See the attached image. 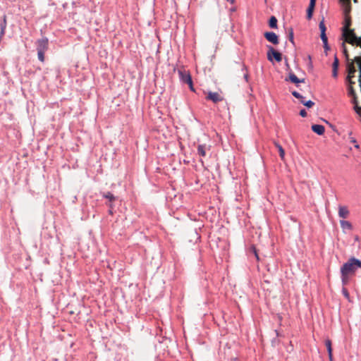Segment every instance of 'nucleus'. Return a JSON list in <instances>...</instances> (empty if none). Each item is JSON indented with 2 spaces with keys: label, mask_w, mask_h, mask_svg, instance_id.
Returning a JSON list of instances; mask_svg holds the SVG:
<instances>
[{
  "label": "nucleus",
  "mask_w": 361,
  "mask_h": 361,
  "mask_svg": "<svg viewBox=\"0 0 361 361\" xmlns=\"http://www.w3.org/2000/svg\"><path fill=\"white\" fill-rule=\"evenodd\" d=\"M340 226L343 233H346L347 231H352L353 228L352 224L344 219L340 220Z\"/></svg>",
  "instance_id": "obj_5"
},
{
  "label": "nucleus",
  "mask_w": 361,
  "mask_h": 361,
  "mask_svg": "<svg viewBox=\"0 0 361 361\" xmlns=\"http://www.w3.org/2000/svg\"><path fill=\"white\" fill-rule=\"evenodd\" d=\"M316 0H310V4L307 10V18L310 19L312 17L313 11L315 6Z\"/></svg>",
  "instance_id": "obj_11"
},
{
  "label": "nucleus",
  "mask_w": 361,
  "mask_h": 361,
  "mask_svg": "<svg viewBox=\"0 0 361 361\" xmlns=\"http://www.w3.org/2000/svg\"><path fill=\"white\" fill-rule=\"evenodd\" d=\"M355 240H359L358 236H355Z\"/></svg>",
  "instance_id": "obj_33"
},
{
  "label": "nucleus",
  "mask_w": 361,
  "mask_h": 361,
  "mask_svg": "<svg viewBox=\"0 0 361 361\" xmlns=\"http://www.w3.org/2000/svg\"><path fill=\"white\" fill-rule=\"evenodd\" d=\"M208 99L212 100L214 102H218L223 99L221 95L217 92H209L208 93L207 97Z\"/></svg>",
  "instance_id": "obj_7"
},
{
  "label": "nucleus",
  "mask_w": 361,
  "mask_h": 361,
  "mask_svg": "<svg viewBox=\"0 0 361 361\" xmlns=\"http://www.w3.org/2000/svg\"><path fill=\"white\" fill-rule=\"evenodd\" d=\"M265 2H267V0H264Z\"/></svg>",
  "instance_id": "obj_35"
},
{
  "label": "nucleus",
  "mask_w": 361,
  "mask_h": 361,
  "mask_svg": "<svg viewBox=\"0 0 361 361\" xmlns=\"http://www.w3.org/2000/svg\"><path fill=\"white\" fill-rule=\"evenodd\" d=\"M292 94L297 99H299V101L300 102V100H305V97L300 94L298 92H296V91H293L292 92Z\"/></svg>",
  "instance_id": "obj_19"
},
{
  "label": "nucleus",
  "mask_w": 361,
  "mask_h": 361,
  "mask_svg": "<svg viewBox=\"0 0 361 361\" xmlns=\"http://www.w3.org/2000/svg\"><path fill=\"white\" fill-rule=\"evenodd\" d=\"M337 71H338V69H334L333 68V71H332V75L334 78H336L337 77Z\"/></svg>",
  "instance_id": "obj_29"
},
{
  "label": "nucleus",
  "mask_w": 361,
  "mask_h": 361,
  "mask_svg": "<svg viewBox=\"0 0 361 361\" xmlns=\"http://www.w3.org/2000/svg\"><path fill=\"white\" fill-rule=\"evenodd\" d=\"M227 1H230L231 4L234 2V0H226Z\"/></svg>",
  "instance_id": "obj_32"
},
{
  "label": "nucleus",
  "mask_w": 361,
  "mask_h": 361,
  "mask_svg": "<svg viewBox=\"0 0 361 361\" xmlns=\"http://www.w3.org/2000/svg\"><path fill=\"white\" fill-rule=\"evenodd\" d=\"M178 75H179V78H180V81L183 82H185V83L187 82L186 78L188 77H191L189 72H188L185 70H178Z\"/></svg>",
  "instance_id": "obj_12"
},
{
  "label": "nucleus",
  "mask_w": 361,
  "mask_h": 361,
  "mask_svg": "<svg viewBox=\"0 0 361 361\" xmlns=\"http://www.w3.org/2000/svg\"><path fill=\"white\" fill-rule=\"evenodd\" d=\"M104 197L109 200L110 201H113L115 199L114 196L111 192H108L106 195H104Z\"/></svg>",
  "instance_id": "obj_23"
},
{
  "label": "nucleus",
  "mask_w": 361,
  "mask_h": 361,
  "mask_svg": "<svg viewBox=\"0 0 361 361\" xmlns=\"http://www.w3.org/2000/svg\"><path fill=\"white\" fill-rule=\"evenodd\" d=\"M300 115L302 116V117H305L307 116V113H306V111L305 109H302L300 110Z\"/></svg>",
  "instance_id": "obj_28"
},
{
  "label": "nucleus",
  "mask_w": 361,
  "mask_h": 361,
  "mask_svg": "<svg viewBox=\"0 0 361 361\" xmlns=\"http://www.w3.org/2000/svg\"><path fill=\"white\" fill-rule=\"evenodd\" d=\"M37 51H45L48 46V39L47 38L41 39L37 42Z\"/></svg>",
  "instance_id": "obj_6"
},
{
  "label": "nucleus",
  "mask_w": 361,
  "mask_h": 361,
  "mask_svg": "<svg viewBox=\"0 0 361 361\" xmlns=\"http://www.w3.org/2000/svg\"><path fill=\"white\" fill-rule=\"evenodd\" d=\"M269 24L271 28H276L277 27V19L276 18V17L271 16L269 19Z\"/></svg>",
  "instance_id": "obj_15"
},
{
  "label": "nucleus",
  "mask_w": 361,
  "mask_h": 361,
  "mask_svg": "<svg viewBox=\"0 0 361 361\" xmlns=\"http://www.w3.org/2000/svg\"><path fill=\"white\" fill-rule=\"evenodd\" d=\"M350 212L347 207L339 206L338 207V216L341 218L345 219L349 216Z\"/></svg>",
  "instance_id": "obj_9"
},
{
  "label": "nucleus",
  "mask_w": 361,
  "mask_h": 361,
  "mask_svg": "<svg viewBox=\"0 0 361 361\" xmlns=\"http://www.w3.org/2000/svg\"><path fill=\"white\" fill-rule=\"evenodd\" d=\"M251 250L253 252V253H254L257 260H259V256H258V254H257V250H256L255 247L252 246L251 247Z\"/></svg>",
  "instance_id": "obj_25"
},
{
  "label": "nucleus",
  "mask_w": 361,
  "mask_h": 361,
  "mask_svg": "<svg viewBox=\"0 0 361 361\" xmlns=\"http://www.w3.org/2000/svg\"><path fill=\"white\" fill-rule=\"evenodd\" d=\"M342 293H343V295H344L347 299H349L350 295H349V293H348V290H347L345 288H343V290H342Z\"/></svg>",
  "instance_id": "obj_26"
},
{
  "label": "nucleus",
  "mask_w": 361,
  "mask_h": 361,
  "mask_svg": "<svg viewBox=\"0 0 361 361\" xmlns=\"http://www.w3.org/2000/svg\"><path fill=\"white\" fill-rule=\"evenodd\" d=\"M187 80V82L185 83H187L188 85H189V87L190 89L192 90V91H194V87H193V85H192V78L191 77H188L186 78Z\"/></svg>",
  "instance_id": "obj_21"
},
{
  "label": "nucleus",
  "mask_w": 361,
  "mask_h": 361,
  "mask_svg": "<svg viewBox=\"0 0 361 361\" xmlns=\"http://www.w3.org/2000/svg\"><path fill=\"white\" fill-rule=\"evenodd\" d=\"M319 27L321 32L320 37L322 41H325L326 38L327 37L326 35V26L324 23V19L322 18V20L319 22Z\"/></svg>",
  "instance_id": "obj_8"
},
{
  "label": "nucleus",
  "mask_w": 361,
  "mask_h": 361,
  "mask_svg": "<svg viewBox=\"0 0 361 361\" xmlns=\"http://www.w3.org/2000/svg\"><path fill=\"white\" fill-rule=\"evenodd\" d=\"M247 78H248V77H247V75H245V80H247Z\"/></svg>",
  "instance_id": "obj_34"
},
{
  "label": "nucleus",
  "mask_w": 361,
  "mask_h": 361,
  "mask_svg": "<svg viewBox=\"0 0 361 361\" xmlns=\"http://www.w3.org/2000/svg\"><path fill=\"white\" fill-rule=\"evenodd\" d=\"M276 147L278 148L279 149V155H280V157L281 158V159H284L285 158V151L284 149H283V147H281V145H279V143H276L275 144Z\"/></svg>",
  "instance_id": "obj_16"
},
{
  "label": "nucleus",
  "mask_w": 361,
  "mask_h": 361,
  "mask_svg": "<svg viewBox=\"0 0 361 361\" xmlns=\"http://www.w3.org/2000/svg\"><path fill=\"white\" fill-rule=\"evenodd\" d=\"M265 38L270 42H271L274 44H279V37L276 35V33L273 32H267L264 34Z\"/></svg>",
  "instance_id": "obj_4"
},
{
  "label": "nucleus",
  "mask_w": 361,
  "mask_h": 361,
  "mask_svg": "<svg viewBox=\"0 0 361 361\" xmlns=\"http://www.w3.org/2000/svg\"><path fill=\"white\" fill-rule=\"evenodd\" d=\"M288 80H290L292 82L295 83L296 85H298L300 82H304L305 81V79H298L293 73H290L288 74Z\"/></svg>",
  "instance_id": "obj_13"
},
{
  "label": "nucleus",
  "mask_w": 361,
  "mask_h": 361,
  "mask_svg": "<svg viewBox=\"0 0 361 361\" xmlns=\"http://www.w3.org/2000/svg\"><path fill=\"white\" fill-rule=\"evenodd\" d=\"M312 130L314 133L319 135H322L324 133L325 128L322 125L315 124L312 126Z\"/></svg>",
  "instance_id": "obj_10"
},
{
  "label": "nucleus",
  "mask_w": 361,
  "mask_h": 361,
  "mask_svg": "<svg viewBox=\"0 0 361 361\" xmlns=\"http://www.w3.org/2000/svg\"><path fill=\"white\" fill-rule=\"evenodd\" d=\"M338 59H337V57L336 56L334 58V61L333 62V68L334 69H338Z\"/></svg>",
  "instance_id": "obj_22"
},
{
  "label": "nucleus",
  "mask_w": 361,
  "mask_h": 361,
  "mask_svg": "<svg viewBox=\"0 0 361 361\" xmlns=\"http://www.w3.org/2000/svg\"><path fill=\"white\" fill-rule=\"evenodd\" d=\"M289 37H290V40L293 42V30L290 29V33H289Z\"/></svg>",
  "instance_id": "obj_27"
},
{
  "label": "nucleus",
  "mask_w": 361,
  "mask_h": 361,
  "mask_svg": "<svg viewBox=\"0 0 361 361\" xmlns=\"http://www.w3.org/2000/svg\"><path fill=\"white\" fill-rule=\"evenodd\" d=\"M343 37L344 40L351 44H360V38H357L353 30H350L348 25L345 26L343 30Z\"/></svg>",
  "instance_id": "obj_2"
},
{
  "label": "nucleus",
  "mask_w": 361,
  "mask_h": 361,
  "mask_svg": "<svg viewBox=\"0 0 361 361\" xmlns=\"http://www.w3.org/2000/svg\"><path fill=\"white\" fill-rule=\"evenodd\" d=\"M273 58L278 62L282 60L281 54L276 51L272 47H268L267 59L269 61H272Z\"/></svg>",
  "instance_id": "obj_3"
},
{
  "label": "nucleus",
  "mask_w": 361,
  "mask_h": 361,
  "mask_svg": "<svg viewBox=\"0 0 361 361\" xmlns=\"http://www.w3.org/2000/svg\"><path fill=\"white\" fill-rule=\"evenodd\" d=\"M38 59L40 61L44 62V51H37Z\"/></svg>",
  "instance_id": "obj_20"
},
{
  "label": "nucleus",
  "mask_w": 361,
  "mask_h": 361,
  "mask_svg": "<svg viewBox=\"0 0 361 361\" xmlns=\"http://www.w3.org/2000/svg\"><path fill=\"white\" fill-rule=\"evenodd\" d=\"M207 149H209V147H207L205 145H199L197 147L198 154L202 157H204L206 155Z\"/></svg>",
  "instance_id": "obj_14"
},
{
  "label": "nucleus",
  "mask_w": 361,
  "mask_h": 361,
  "mask_svg": "<svg viewBox=\"0 0 361 361\" xmlns=\"http://www.w3.org/2000/svg\"><path fill=\"white\" fill-rule=\"evenodd\" d=\"M341 1H343V3H348L350 1V0H341Z\"/></svg>",
  "instance_id": "obj_31"
},
{
  "label": "nucleus",
  "mask_w": 361,
  "mask_h": 361,
  "mask_svg": "<svg viewBox=\"0 0 361 361\" xmlns=\"http://www.w3.org/2000/svg\"><path fill=\"white\" fill-rule=\"evenodd\" d=\"M325 345L328 353H332L331 341L329 339L325 341Z\"/></svg>",
  "instance_id": "obj_18"
},
{
  "label": "nucleus",
  "mask_w": 361,
  "mask_h": 361,
  "mask_svg": "<svg viewBox=\"0 0 361 361\" xmlns=\"http://www.w3.org/2000/svg\"><path fill=\"white\" fill-rule=\"evenodd\" d=\"M322 42H323V44H324V50L326 51L327 50L329 49V47L328 45V39H327V37L326 38L325 41H322Z\"/></svg>",
  "instance_id": "obj_24"
},
{
  "label": "nucleus",
  "mask_w": 361,
  "mask_h": 361,
  "mask_svg": "<svg viewBox=\"0 0 361 361\" xmlns=\"http://www.w3.org/2000/svg\"><path fill=\"white\" fill-rule=\"evenodd\" d=\"M360 268H361V261L355 257H350L341 267L342 283L345 285L349 281L350 276L354 274Z\"/></svg>",
  "instance_id": "obj_1"
},
{
  "label": "nucleus",
  "mask_w": 361,
  "mask_h": 361,
  "mask_svg": "<svg viewBox=\"0 0 361 361\" xmlns=\"http://www.w3.org/2000/svg\"><path fill=\"white\" fill-rule=\"evenodd\" d=\"M300 103L304 104L307 108H311L314 104V103L311 100H300Z\"/></svg>",
  "instance_id": "obj_17"
},
{
  "label": "nucleus",
  "mask_w": 361,
  "mask_h": 361,
  "mask_svg": "<svg viewBox=\"0 0 361 361\" xmlns=\"http://www.w3.org/2000/svg\"><path fill=\"white\" fill-rule=\"evenodd\" d=\"M329 361H334L332 353H328Z\"/></svg>",
  "instance_id": "obj_30"
}]
</instances>
